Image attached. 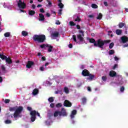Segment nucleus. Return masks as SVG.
Instances as JSON below:
<instances>
[{
    "label": "nucleus",
    "instance_id": "nucleus-60",
    "mask_svg": "<svg viewBox=\"0 0 128 128\" xmlns=\"http://www.w3.org/2000/svg\"><path fill=\"white\" fill-rule=\"evenodd\" d=\"M68 48H72V44H70L68 45Z\"/></svg>",
    "mask_w": 128,
    "mask_h": 128
},
{
    "label": "nucleus",
    "instance_id": "nucleus-40",
    "mask_svg": "<svg viewBox=\"0 0 128 128\" xmlns=\"http://www.w3.org/2000/svg\"><path fill=\"white\" fill-rule=\"evenodd\" d=\"M5 124H12V120H7L5 121Z\"/></svg>",
    "mask_w": 128,
    "mask_h": 128
},
{
    "label": "nucleus",
    "instance_id": "nucleus-38",
    "mask_svg": "<svg viewBox=\"0 0 128 128\" xmlns=\"http://www.w3.org/2000/svg\"><path fill=\"white\" fill-rule=\"evenodd\" d=\"M114 42H111L110 44H109V48L112 49V48H114Z\"/></svg>",
    "mask_w": 128,
    "mask_h": 128
},
{
    "label": "nucleus",
    "instance_id": "nucleus-50",
    "mask_svg": "<svg viewBox=\"0 0 128 128\" xmlns=\"http://www.w3.org/2000/svg\"><path fill=\"white\" fill-rule=\"evenodd\" d=\"M62 9L60 10L58 12V14H60V16L62 15Z\"/></svg>",
    "mask_w": 128,
    "mask_h": 128
},
{
    "label": "nucleus",
    "instance_id": "nucleus-52",
    "mask_svg": "<svg viewBox=\"0 0 128 128\" xmlns=\"http://www.w3.org/2000/svg\"><path fill=\"white\" fill-rule=\"evenodd\" d=\"M50 108H54V103L50 104Z\"/></svg>",
    "mask_w": 128,
    "mask_h": 128
},
{
    "label": "nucleus",
    "instance_id": "nucleus-27",
    "mask_svg": "<svg viewBox=\"0 0 128 128\" xmlns=\"http://www.w3.org/2000/svg\"><path fill=\"white\" fill-rule=\"evenodd\" d=\"M108 54L110 56H112V54H114V50H110L108 52Z\"/></svg>",
    "mask_w": 128,
    "mask_h": 128
},
{
    "label": "nucleus",
    "instance_id": "nucleus-58",
    "mask_svg": "<svg viewBox=\"0 0 128 128\" xmlns=\"http://www.w3.org/2000/svg\"><path fill=\"white\" fill-rule=\"evenodd\" d=\"M88 92H92V88H90V86L88 87Z\"/></svg>",
    "mask_w": 128,
    "mask_h": 128
},
{
    "label": "nucleus",
    "instance_id": "nucleus-2",
    "mask_svg": "<svg viewBox=\"0 0 128 128\" xmlns=\"http://www.w3.org/2000/svg\"><path fill=\"white\" fill-rule=\"evenodd\" d=\"M110 40H102L101 38H99L96 40V43L94 44V46L104 48V46L106 44H110Z\"/></svg>",
    "mask_w": 128,
    "mask_h": 128
},
{
    "label": "nucleus",
    "instance_id": "nucleus-43",
    "mask_svg": "<svg viewBox=\"0 0 128 128\" xmlns=\"http://www.w3.org/2000/svg\"><path fill=\"white\" fill-rule=\"evenodd\" d=\"M70 24L71 26H76V24H74V22L72 21H70Z\"/></svg>",
    "mask_w": 128,
    "mask_h": 128
},
{
    "label": "nucleus",
    "instance_id": "nucleus-23",
    "mask_svg": "<svg viewBox=\"0 0 128 128\" xmlns=\"http://www.w3.org/2000/svg\"><path fill=\"white\" fill-rule=\"evenodd\" d=\"M89 42H90V44H94H94L96 43V40L92 38L89 39Z\"/></svg>",
    "mask_w": 128,
    "mask_h": 128
},
{
    "label": "nucleus",
    "instance_id": "nucleus-62",
    "mask_svg": "<svg viewBox=\"0 0 128 128\" xmlns=\"http://www.w3.org/2000/svg\"><path fill=\"white\" fill-rule=\"evenodd\" d=\"M42 60H43V61L46 60V57H45V56H42Z\"/></svg>",
    "mask_w": 128,
    "mask_h": 128
},
{
    "label": "nucleus",
    "instance_id": "nucleus-29",
    "mask_svg": "<svg viewBox=\"0 0 128 128\" xmlns=\"http://www.w3.org/2000/svg\"><path fill=\"white\" fill-rule=\"evenodd\" d=\"M6 58H7V56L4 54H1L0 56V58H2V60H6Z\"/></svg>",
    "mask_w": 128,
    "mask_h": 128
},
{
    "label": "nucleus",
    "instance_id": "nucleus-42",
    "mask_svg": "<svg viewBox=\"0 0 128 128\" xmlns=\"http://www.w3.org/2000/svg\"><path fill=\"white\" fill-rule=\"evenodd\" d=\"M46 2L48 3V6H52V2H50V0H46Z\"/></svg>",
    "mask_w": 128,
    "mask_h": 128
},
{
    "label": "nucleus",
    "instance_id": "nucleus-24",
    "mask_svg": "<svg viewBox=\"0 0 128 128\" xmlns=\"http://www.w3.org/2000/svg\"><path fill=\"white\" fill-rule=\"evenodd\" d=\"M122 30L117 29L116 30V34H118V36H120V34H122Z\"/></svg>",
    "mask_w": 128,
    "mask_h": 128
},
{
    "label": "nucleus",
    "instance_id": "nucleus-25",
    "mask_svg": "<svg viewBox=\"0 0 128 128\" xmlns=\"http://www.w3.org/2000/svg\"><path fill=\"white\" fill-rule=\"evenodd\" d=\"M82 104H86V97L82 98Z\"/></svg>",
    "mask_w": 128,
    "mask_h": 128
},
{
    "label": "nucleus",
    "instance_id": "nucleus-35",
    "mask_svg": "<svg viewBox=\"0 0 128 128\" xmlns=\"http://www.w3.org/2000/svg\"><path fill=\"white\" fill-rule=\"evenodd\" d=\"M97 20H100L101 18H102V13H100L98 16L96 17Z\"/></svg>",
    "mask_w": 128,
    "mask_h": 128
},
{
    "label": "nucleus",
    "instance_id": "nucleus-4",
    "mask_svg": "<svg viewBox=\"0 0 128 128\" xmlns=\"http://www.w3.org/2000/svg\"><path fill=\"white\" fill-rule=\"evenodd\" d=\"M79 32L82 34H78L77 38L78 40H80V42H82L84 40V31H82V30H80Z\"/></svg>",
    "mask_w": 128,
    "mask_h": 128
},
{
    "label": "nucleus",
    "instance_id": "nucleus-51",
    "mask_svg": "<svg viewBox=\"0 0 128 128\" xmlns=\"http://www.w3.org/2000/svg\"><path fill=\"white\" fill-rule=\"evenodd\" d=\"M56 24L60 25V20H57L56 22Z\"/></svg>",
    "mask_w": 128,
    "mask_h": 128
},
{
    "label": "nucleus",
    "instance_id": "nucleus-45",
    "mask_svg": "<svg viewBox=\"0 0 128 128\" xmlns=\"http://www.w3.org/2000/svg\"><path fill=\"white\" fill-rule=\"evenodd\" d=\"M120 92H124V86H122L120 88Z\"/></svg>",
    "mask_w": 128,
    "mask_h": 128
},
{
    "label": "nucleus",
    "instance_id": "nucleus-3",
    "mask_svg": "<svg viewBox=\"0 0 128 128\" xmlns=\"http://www.w3.org/2000/svg\"><path fill=\"white\" fill-rule=\"evenodd\" d=\"M33 40L34 42H38L42 44L46 42V38L44 34H35L33 36Z\"/></svg>",
    "mask_w": 128,
    "mask_h": 128
},
{
    "label": "nucleus",
    "instance_id": "nucleus-13",
    "mask_svg": "<svg viewBox=\"0 0 128 128\" xmlns=\"http://www.w3.org/2000/svg\"><path fill=\"white\" fill-rule=\"evenodd\" d=\"M121 40L123 44H126L128 40V38L126 36H123L121 38Z\"/></svg>",
    "mask_w": 128,
    "mask_h": 128
},
{
    "label": "nucleus",
    "instance_id": "nucleus-53",
    "mask_svg": "<svg viewBox=\"0 0 128 128\" xmlns=\"http://www.w3.org/2000/svg\"><path fill=\"white\" fill-rule=\"evenodd\" d=\"M40 70H41V72H44V66H41L40 67Z\"/></svg>",
    "mask_w": 128,
    "mask_h": 128
},
{
    "label": "nucleus",
    "instance_id": "nucleus-5",
    "mask_svg": "<svg viewBox=\"0 0 128 128\" xmlns=\"http://www.w3.org/2000/svg\"><path fill=\"white\" fill-rule=\"evenodd\" d=\"M18 6L20 8L24 10L26 8V4L24 2L22 1V0H19L18 2Z\"/></svg>",
    "mask_w": 128,
    "mask_h": 128
},
{
    "label": "nucleus",
    "instance_id": "nucleus-31",
    "mask_svg": "<svg viewBox=\"0 0 128 128\" xmlns=\"http://www.w3.org/2000/svg\"><path fill=\"white\" fill-rule=\"evenodd\" d=\"M4 36L5 38H10V32H6Z\"/></svg>",
    "mask_w": 128,
    "mask_h": 128
},
{
    "label": "nucleus",
    "instance_id": "nucleus-8",
    "mask_svg": "<svg viewBox=\"0 0 128 128\" xmlns=\"http://www.w3.org/2000/svg\"><path fill=\"white\" fill-rule=\"evenodd\" d=\"M82 74L83 76H90V72L86 69H84L82 71Z\"/></svg>",
    "mask_w": 128,
    "mask_h": 128
},
{
    "label": "nucleus",
    "instance_id": "nucleus-36",
    "mask_svg": "<svg viewBox=\"0 0 128 128\" xmlns=\"http://www.w3.org/2000/svg\"><path fill=\"white\" fill-rule=\"evenodd\" d=\"M48 100L50 102H54V97H50L48 99Z\"/></svg>",
    "mask_w": 128,
    "mask_h": 128
},
{
    "label": "nucleus",
    "instance_id": "nucleus-39",
    "mask_svg": "<svg viewBox=\"0 0 128 128\" xmlns=\"http://www.w3.org/2000/svg\"><path fill=\"white\" fill-rule=\"evenodd\" d=\"M92 8H98V5H96L94 4H92Z\"/></svg>",
    "mask_w": 128,
    "mask_h": 128
},
{
    "label": "nucleus",
    "instance_id": "nucleus-12",
    "mask_svg": "<svg viewBox=\"0 0 128 128\" xmlns=\"http://www.w3.org/2000/svg\"><path fill=\"white\" fill-rule=\"evenodd\" d=\"M60 36V33L58 32H54L51 34V38H58Z\"/></svg>",
    "mask_w": 128,
    "mask_h": 128
},
{
    "label": "nucleus",
    "instance_id": "nucleus-19",
    "mask_svg": "<svg viewBox=\"0 0 128 128\" xmlns=\"http://www.w3.org/2000/svg\"><path fill=\"white\" fill-rule=\"evenodd\" d=\"M89 76L87 78V80H94V75L90 74V73H89L88 76Z\"/></svg>",
    "mask_w": 128,
    "mask_h": 128
},
{
    "label": "nucleus",
    "instance_id": "nucleus-17",
    "mask_svg": "<svg viewBox=\"0 0 128 128\" xmlns=\"http://www.w3.org/2000/svg\"><path fill=\"white\" fill-rule=\"evenodd\" d=\"M76 110H73L70 116L71 118H74V116H76Z\"/></svg>",
    "mask_w": 128,
    "mask_h": 128
},
{
    "label": "nucleus",
    "instance_id": "nucleus-57",
    "mask_svg": "<svg viewBox=\"0 0 128 128\" xmlns=\"http://www.w3.org/2000/svg\"><path fill=\"white\" fill-rule=\"evenodd\" d=\"M32 10H34V8H36V5H34V4H33L32 6Z\"/></svg>",
    "mask_w": 128,
    "mask_h": 128
},
{
    "label": "nucleus",
    "instance_id": "nucleus-59",
    "mask_svg": "<svg viewBox=\"0 0 128 128\" xmlns=\"http://www.w3.org/2000/svg\"><path fill=\"white\" fill-rule=\"evenodd\" d=\"M46 16L48 17V18H50V13H46Z\"/></svg>",
    "mask_w": 128,
    "mask_h": 128
},
{
    "label": "nucleus",
    "instance_id": "nucleus-55",
    "mask_svg": "<svg viewBox=\"0 0 128 128\" xmlns=\"http://www.w3.org/2000/svg\"><path fill=\"white\" fill-rule=\"evenodd\" d=\"M27 110H30V112L32 111V108H31V107H30V106L27 107Z\"/></svg>",
    "mask_w": 128,
    "mask_h": 128
},
{
    "label": "nucleus",
    "instance_id": "nucleus-15",
    "mask_svg": "<svg viewBox=\"0 0 128 128\" xmlns=\"http://www.w3.org/2000/svg\"><path fill=\"white\" fill-rule=\"evenodd\" d=\"M39 20L40 22H44V14H39Z\"/></svg>",
    "mask_w": 128,
    "mask_h": 128
},
{
    "label": "nucleus",
    "instance_id": "nucleus-32",
    "mask_svg": "<svg viewBox=\"0 0 128 128\" xmlns=\"http://www.w3.org/2000/svg\"><path fill=\"white\" fill-rule=\"evenodd\" d=\"M64 92H66V94H69L70 90H68V87H64Z\"/></svg>",
    "mask_w": 128,
    "mask_h": 128
},
{
    "label": "nucleus",
    "instance_id": "nucleus-20",
    "mask_svg": "<svg viewBox=\"0 0 128 128\" xmlns=\"http://www.w3.org/2000/svg\"><path fill=\"white\" fill-rule=\"evenodd\" d=\"M36 112H37L36 110H32L30 112V116H36Z\"/></svg>",
    "mask_w": 128,
    "mask_h": 128
},
{
    "label": "nucleus",
    "instance_id": "nucleus-16",
    "mask_svg": "<svg viewBox=\"0 0 128 128\" xmlns=\"http://www.w3.org/2000/svg\"><path fill=\"white\" fill-rule=\"evenodd\" d=\"M46 48H48V52H52L53 46L48 44H46Z\"/></svg>",
    "mask_w": 128,
    "mask_h": 128
},
{
    "label": "nucleus",
    "instance_id": "nucleus-54",
    "mask_svg": "<svg viewBox=\"0 0 128 128\" xmlns=\"http://www.w3.org/2000/svg\"><path fill=\"white\" fill-rule=\"evenodd\" d=\"M118 68V64H115L114 66H113V70H114L115 68Z\"/></svg>",
    "mask_w": 128,
    "mask_h": 128
},
{
    "label": "nucleus",
    "instance_id": "nucleus-64",
    "mask_svg": "<svg viewBox=\"0 0 128 128\" xmlns=\"http://www.w3.org/2000/svg\"><path fill=\"white\" fill-rule=\"evenodd\" d=\"M88 18H94V15H89Z\"/></svg>",
    "mask_w": 128,
    "mask_h": 128
},
{
    "label": "nucleus",
    "instance_id": "nucleus-28",
    "mask_svg": "<svg viewBox=\"0 0 128 128\" xmlns=\"http://www.w3.org/2000/svg\"><path fill=\"white\" fill-rule=\"evenodd\" d=\"M125 24H126L124 22H120L118 24L119 28H122L124 26Z\"/></svg>",
    "mask_w": 128,
    "mask_h": 128
},
{
    "label": "nucleus",
    "instance_id": "nucleus-49",
    "mask_svg": "<svg viewBox=\"0 0 128 128\" xmlns=\"http://www.w3.org/2000/svg\"><path fill=\"white\" fill-rule=\"evenodd\" d=\"M40 12H42V14L44 13V10L43 8L40 9Z\"/></svg>",
    "mask_w": 128,
    "mask_h": 128
},
{
    "label": "nucleus",
    "instance_id": "nucleus-1",
    "mask_svg": "<svg viewBox=\"0 0 128 128\" xmlns=\"http://www.w3.org/2000/svg\"><path fill=\"white\" fill-rule=\"evenodd\" d=\"M10 112H15L14 114V118H22L20 114H22V110H24V108L22 106H18L9 108Z\"/></svg>",
    "mask_w": 128,
    "mask_h": 128
},
{
    "label": "nucleus",
    "instance_id": "nucleus-37",
    "mask_svg": "<svg viewBox=\"0 0 128 128\" xmlns=\"http://www.w3.org/2000/svg\"><path fill=\"white\" fill-rule=\"evenodd\" d=\"M58 6L60 8H64V4L62 2L59 3Z\"/></svg>",
    "mask_w": 128,
    "mask_h": 128
},
{
    "label": "nucleus",
    "instance_id": "nucleus-21",
    "mask_svg": "<svg viewBox=\"0 0 128 128\" xmlns=\"http://www.w3.org/2000/svg\"><path fill=\"white\" fill-rule=\"evenodd\" d=\"M32 94L34 96H36V94H38V88L34 89L32 91Z\"/></svg>",
    "mask_w": 128,
    "mask_h": 128
},
{
    "label": "nucleus",
    "instance_id": "nucleus-18",
    "mask_svg": "<svg viewBox=\"0 0 128 128\" xmlns=\"http://www.w3.org/2000/svg\"><path fill=\"white\" fill-rule=\"evenodd\" d=\"M60 116V111H58V110L55 111L54 114V118H56V116Z\"/></svg>",
    "mask_w": 128,
    "mask_h": 128
},
{
    "label": "nucleus",
    "instance_id": "nucleus-7",
    "mask_svg": "<svg viewBox=\"0 0 128 128\" xmlns=\"http://www.w3.org/2000/svg\"><path fill=\"white\" fill-rule=\"evenodd\" d=\"M64 106L66 108H70L72 106V102L68 100H65L64 102Z\"/></svg>",
    "mask_w": 128,
    "mask_h": 128
},
{
    "label": "nucleus",
    "instance_id": "nucleus-26",
    "mask_svg": "<svg viewBox=\"0 0 128 128\" xmlns=\"http://www.w3.org/2000/svg\"><path fill=\"white\" fill-rule=\"evenodd\" d=\"M22 36H26L28 34V32L23 30L22 32Z\"/></svg>",
    "mask_w": 128,
    "mask_h": 128
},
{
    "label": "nucleus",
    "instance_id": "nucleus-41",
    "mask_svg": "<svg viewBox=\"0 0 128 128\" xmlns=\"http://www.w3.org/2000/svg\"><path fill=\"white\" fill-rule=\"evenodd\" d=\"M62 104L61 103H58L56 104V108H62Z\"/></svg>",
    "mask_w": 128,
    "mask_h": 128
},
{
    "label": "nucleus",
    "instance_id": "nucleus-9",
    "mask_svg": "<svg viewBox=\"0 0 128 128\" xmlns=\"http://www.w3.org/2000/svg\"><path fill=\"white\" fill-rule=\"evenodd\" d=\"M34 64V62L32 61H28L26 65L27 68H30Z\"/></svg>",
    "mask_w": 128,
    "mask_h": 128
},
{
    "label": "nucleus",
    "instance_id": "nucleus-14",
    "mask_svg": "<svg viewBox=\"0 0 128 128\" xmlns=\"http://www.w3.org/2000/svg\"><path fill=\"white\" fill-rule=\"evenodd\" d=\"M5 60L6 64H12V58H10V57H7Z\"/></svg>",
    "mask_w": 128,
    "mask_h": 128
},
{
    "label": "nucleus",
    "instance_id": "nucleus-47",
    "mask_svg": "<svg viewBox=\"0 0 128 128\" xmlns=\"http://www.w3.org/2000/svg\"><path fill=\"white\" fill-rule=\"evenodd\" d=\"M10 100L8 99H6L4 100L5 104H10Z\"/></svg>",
    "mask_w": 128,
    "mask_h": 128
},
{
    "label": "nucleus",
    "instance_id": "nucleus-34",
    "mask_svg": "<svg viewBox=\"0 0 128 128\" xmlns=\"http://www.w3.org/2000/svg\"><path fill=\"white\" fill-rule=\"evenodd\" d=\"M1 69L2 70V72H6V66H4V65H2L1 66Z\"/></svg>",
    "mask_w": 128,
    "mask_h": 128
},
{
    "label": "nucleus",
    "instance_id": "nucleus-33",
    "mask_svg": "<svg viewBox=\"0 0 128 128\" xmlns=\"http://www.w3.org/2000/svg\"><path fill=\"white\" fill-rule=\"evenodd\" d=\"M74 22H82V19H80V16H78L77 18L74 20Z\"/></svg>",
    "mask_w": 128,
    "mask_h": 128
},
{
    "label": "nucleus",
    "instance_id": "nucleus-46",
    "mask_svg": "<svg viewBox=\"0 0 128 128\" xmlns=\"http://www.w3.org/2000/svg\"><path fill=\"white\" fill-rule=\"evenodd\" d=\"M72 38H73V40H74L75 42H76V35L72 36Z\"/></svg>",
    "mask_w": 128,
    "mask_h": 128
},
{
    "label": "nucleus",
    "instance_id": "nucleus-6",
    "mask_svg": "<svg viewBox=\"0 0 128 128\" xmlns=\"http://www.w3.org/2000/svg\"><path fill=\"white\" fill-rule=\"evenodd\" d=\"M60 116H68V113L66 112V110L64 109V108H62L61 109V111H60Z\"/></svg>",
    "mask_w": 128,
    "mask_h": 128
},
{
    "label": "nucleus",
    "instance_id": "nucleus-44",
    "mask_svg": "<svg viewBox=\"0 0 128 128\" xmlns=\"http://www.w3.org/2000/svg\"><path fill=\"white\" fill-rule=\"evenodd\" d=\"M40 48H46V44H42L40 45Z\"/></svg>",
    "mask_w": 128,
    "mask_h": 128
},
{
    "label": "nucleus",
    "instance_id": "nucleus-30",
    "mask_svg": "<svg viewBox=\"0 0 128 128\" xmlns=\"http://www.w3.org/2000/svg\"><path fill=\"white\" fill-rule=\"evenodd\" d=\"M36 119V116H31L30 117V120L32 122H34V120Z\"/></svg>",
    "mask_w": 128,
    "mask_h": 128
},
{
    "label": "nucleus",
    "instance_id": "nucleus-22",
    "mask_svg": "<svg viewBox=\"0 0 128 128\" xmlns=\"http://www.w3.org/2000/svg\"><path fill=\"white\" fill-rule=\"evenodd\" d=\"M28 14L29 16H34L36 14V12L33 10H29Z\"/></svg>",
    "mask_w": 128,
    "mask_h": 128
},
{
    "label": "nucleus",
    "instance_id": "nucleus-48",
    "mask_svg": "<svg viewBox=\"0 0 128 128\" xmlns=\"http://www.w3.org/2000/svg\"><path fill=\"white\" fill-rule=\"evenodd\" d=\"M102 80H104V82H106V76H103L102 78Z\"/></svg>",
    "mask_w": 128,
    "mask_h": 128
},
{
    "label": "nucleus",
    "instance_id": "nucleus-11",
    "mask_svg": "<svg viewBox=\"0 0 128 128\" xmlns=\"http://www.w3.org/2000/svg\"><path fill=\"white\" fill-rule=\"evenodd\" d=\"M109 76L110 78H114V76H116V72L114 70H111L109 72Z\"/></svg>",
    "mask_w": 128,
    "mask_h": 128
},
{
    "label": "nucleus",
    "instance_id": "nucleus-56",
    "mask_svg": "<svg viewBox=\"0 0 128 128\" xmlns=\"http://www.w3.org/2000/svg\"><path fill=\"white\" fill-rule=\"evenodd\" d=\"M104 5L105 6H108V2H104Z\"/></svg>",
    "mask_w": 128,
    "mask_h": 128
},
{
    "label": "nucleus",
    "instance_id": "nucleus-10",
    "mask_svg": "<svg viewBox=\"0 0 128 128\" xmlns=\"http://www.w3.org/2000/svg\"><path fill=\"white\" fill-rule=\"evenodd\" d=\"M118 84L120 85H122L124 84V81H122V76L118 75Z\"/></svg>",
    "mask_w": 128,
    "mask_h": 128
},
{
    "label": "nucleus",
    "instance_id": "nucleus-61",
    "mask_svg": "<svg viewBox=\"0 0 128 128\" xmlns=\"http://www.w3.org/2000/svg\"><path fill=\"white\" fill-rule=\"evenodd\" d=\"M114 60H116V61L118 60V58L115 56L114 58Z\"/></svg>",
    "mask_w": 128,
    "mask_h": 128
},
{
    "label": "nucleus",
    "instance_id": "nucleus-63",
    "mask_svg": "<svg viewBox=\"0 0 128 128\" xmlns=\"http://www.w3.org/2000/svg\"><path fill=\"white\" fill-rule=\"evenodd\" d=\"M76 28L78 30H80V25H76Z\"/></svg>",
    "mask_w": 128,
    "mask_h": 128
}]
</instances>
